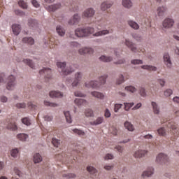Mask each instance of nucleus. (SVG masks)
<instances>
[{
    "mask_svg": "<svg viewBox=\"0 0 179 179\" xmlns=\"http://www.w3.org/2000/svg\"><path fill=\"white\" fill-rule=\"evenodd\" d=\"M57 66L58 68L59 73H62V75H64V76L71 75L72 72H75V69H73V67H72V66L71 65L66 66V62H58L57 63Z\"/></svg>",
    "mask_w": 179,
    "mask_h": 179,
    "instance_id": "obj_1",
    "label": "nucleus"
},
{
    "mask_svg": "<svg viewBox=\"0 0 179 179\" xmlns=\"http://www.w3.org/2000/svg\"><path fill=\"white\" fill-rule=\"evenodd\" d=\"M94 33V28L87 27V28H78L75 31V34L77 37H87L90 34Z\"/></svg>",
    "mask_w": 179,
    "mask_h": 179,
    "instance_id": "obj_2",
    "label": "nucleus"
},
{
    "mask_svg": "<svg viewBox=\"0 0 179 179\" xmlns=\"http://www.w3.org/2000/svg\"><path fill=\"white\" fill-rule=\"evenodd\" d=\"M17 85L16 78L13 75H10L8 77L6 89L8 90H13Z\"/></svg>",
    "mask_w": 179,
    "mask_h": 179,
    "instance_id": "obj_3",
    "label": "nucleus"
},
{
    "mask_svg": "<svg viewBox=\"0 0 179 179\" xmlns=\"http://www.w3.org/2000/svg\"><path fill=\"white\" fill-rule=\"evenodd\" d=\"M39 73L40 75H45V82H50V80H51V78H52V76H51V69L50 68H43L39 71Z\"/></svg>",
    "mask_w": 179,
    "mask_h": 179,
    "instance_id": "obj_4",
    "label": "nucleus"
},
{
    "mask_svg": "<svg viewBox=\"0 0 179 179\" xmlns=\"http://www.w3.org/2000/svg\"><path fill=\"white\" fill-rule=\"evenodd\" d=\"M172 26H174V20L171 18H169V17L165 18L162 22L163 30H165L167 29H171Z\"/></svg>",
    "mask_w": 179,
    "mask_h": 179,
    "instance_id": "obj_5",
    "label": "nucleus"
},
{
    "mask_svg": "<svg viewBox=\"0 0 179 179\" xmlns=\"http://www.w3.org/2000/svg\"><path fill=\"white\" fill-rule=\"evenodd\" d=\"M148 153L149 151L146 150H138L134 153L133 156L136 159H141L142 157H145V156H148Z\"/></svg>",
    "mask_w": 179,
    "mask_h": 179,
    "instance_id": "obj_6",
    "label": "nucleus"
},
{
    "mask_svg": "<svg viewBox=\"0 0 179 179\" xmlns=\"http://www.w3.org/2000/svg\"><path fill=\"white\" fill-rule=\"evenodd\" d=\"M124 44L127 47L131 50L132 52H136L138 51V48H136V44L134 42L129 41V39H126Z\"/></svg>",
    "mask_w": 179,
    "mask_h": 179,
    "instance_id": "obj_7",
    "label": "nucleus"
},
{
    "mask_svg": "<svg viewBox=\"0 0 179 179\" xmlns=\"http://www.w3.org/2000/svg\"><path fill=\"white\" fill-rule=\"evenodd\" d=\"M157 163H166L169 162V157L166 154L159 153L156 157Z\"/></svg>",
    "mask_w": 179,
    "mask_h": 179,
    "instance_id": "obj_8",
    "label": "nucleus"
},
{
    "mask_svg": "<svg viewBox=\"0 0 179 179\" xmlns=\"http://www.w3.org/2000/svg\"><path fill=\"white\" fill-rule=\"evenodd\" d=\"M164 62L167 68L169 69H171L173 65V62H171V58L170 57V55L169 53L164 54Z\"/></svg>",
    "mask_w": 179,
    "mask_h": 179,
    "instance_id": "obj_9",
    "label": "nucleus"
},
{
    "mask_svg": "<svg viewBox=\"0 0 179 179\" xmlns=\"http://www.w3.org/2000/svg\"><path fill=\"white\" fill-rule=\"evenodd\" d=\"M13 33L15 36H19L22 31V26L19 24H13L12 25Z\"/></svg>",
    "mask_w": 179,
    "mask_h": 179,
    "instance_id": "obj_10",
    "label": "nucleus"
},
{
    "mask_svg": "<svg viewBox=\"0 0 179 179\" xmlns=\"http://www.w3.org/2000/svg\"><path fill=\"white\" fill-rule=\"evenodd\" d=\"M85 86L88 88L92 87V89H99V87H100V84H99V82L97 81H90L89 83H85Z\"/></svg>",
    "mask_w": 179,
    "mask_h": 179,
    "instance_id": "obj_11",
    "label": "nucleus"
},
{
    "mask_svg": "<svg viewBox=\"0 0 179 179\" xmlns=\"http://www.w3.org/2000/svg\"><path fill=\"white\" fill-rule=\"evenodd\" d=\"M94 13H96L94 9L90 8L84 11L83 16H85V17H93V16H94Z\"/></svg>",
    "mask_w": 179,
    "mask_h": 179,
    "instance_id": "obj_12",
    "label": "nucleus"
},
{
    "mask_svg": "<svg viewBox=\"0 0 179 179\" xmlns=\"http://www.w3.org/2000/svg\"><path fill=\"white\" fill-rule=\"evenodd\" d=\"M49 95L50 97H52V99H54V98L61 99L64 97V94L59 91H51L49 93Z\"/></svg>",
    "mask_w": 179,
    "mask_h": 179,
    "instance_id": "obj_13",
    "label": "nucleus"
},
{
    "mask_svg": "<svg viewBox=\"0 0 179 179\" xmlns=\"http://www.w3.org/2000/svg\"><path fill=\"white\" fill-rule=\"evenodd\" d=\"M80 55H85V54H93V49L92 48H83L78 50Z\"/></svg>",
    "mask_w": 179,
    "mask_h": 179,
    "instance_id": "obj_14",
    "label": "nucleus"
},
{
    "mask_svg": "<svg viewBox=\"0 0 179 179\" xmlns=\"http://www.w3.org/2000/svg\"><path fill=\"white\" fill-rule=\"evenodd\" d=\"M80 22V15L75 14L73 16V19L69 20V24H78Z\"/></svg>",
    "mask_w": 179,
    "mask_h": 179,
    "instance_id": "obj_15",
    "label": "nucleus"
},
{
    "mask_svg": "<svg viewBox=\"0 0 179 179\" xmlns=\"http://www.w3.org/2000/svg\"><path fill=\"white\" fill-rule=\"evenodd\" d=\"M111 6H113V2L104 1L101 4V10L106 11L107 9H110Z\"/></svg>",
    "mask_w": 179,
    "mask_h": 179,
    "instance_id": "obj_16",
    "label": "nucleus"
},
{
    "mask_svg": "<svg viewBox=\"0 0 179 179\" xmlns=\"http://www.w3.org/2000/svg\"><path fill=\"white\" fill-rule=\"evenodd\" d=\"M166 10H167V8H166L165 6H159L157 9V13L159 17H163Z\"/></svg>",
    "mask_w": 179,
    "mask_h": 179,
    "instance_id": "obj_17",
    "label": "nucleus"
},
{
    "mask_svg": "<svg viewBox=\"0 0 179 179\" xmlns=\"http://www.w3.org/2000/svg\"><path fill=\"white\" fill-rule=\"evenodd\" d=\"M122 5L126 9H131L134 6V3L131 0H122Z\"/></svg>",
    "mask_w": 179,
    "mask_h": 179,
    "instance_id": "obj_18",
    "label": "nucleus"
},
{
    "mask_svg": "<svg viewBox=\"0 0 179 179\" xmlns=\"http://www.w3.org/2000/svg\"><path fill=\"white\" fill-rule=\"evenodd\" d=\"M151 105L152 107V111L154 114H157V115H159V114H160V107H159V105H157V103L155 101H152Z\"/></svg>",
    "mask_w": 179,
    "mask_h": 179,
    "instance_id": "obj_19",
    "label": "nucleus"
},
{
    "mask_svg": "<svg viewBox=\"0 0 179 179\" xmlns=\"http://www.w3.org/2000/svg\"><path fill=\"white\" fill-rule=\"evenodd\" d=\"M27 24L31 29H36L38 26V22H37V20L31 18L28 20Z\"/></svg>",
    "mask_w": 179,
    "mask_h": 179,
    "instance_id": "obj_20",
    "label": "nucleus"
},
{
    "mask_svg": "<svg viewBox=\"0 0 179 179\" xmlns=\"http://www.w3.org/2000/svg\"><path fill=\"white\" fill-rule=\"evenodd\" d=\"M154 171L155 169L152 167H149L146 171L143 172L142 177H150V176H152Z\"/></svg>",
    "mask_w": 179,
    "mask_h": 179,
    "instance_id": "obj_21",
    "label": "nucleus"
},
{
    "mask_svg": "<svg viewBox=\"0 0 179 179\" xmlns=\"http://www.w3.org/2000/svg\"><path fill=\"white\" fill-rule=\"evenodd\" d=\"M104 121V117H99L96 118V120L90 122V125H100V124H103V122Z\"/></svg>",
    "mask_w": 179,
    "mask_h": 179,
    "instance_id": "obj_22",
    "label": "nucleus"
},
{
    "mask_svg": "<svg viewBox=\"0 0 179 179\" xmlns=\"http://www.w3.org/2000/svg\"><path fill=\"white\" fill-rule=\"evenodd\" d=\"M124 127L126 128V129L127 131H130L131 132H132L135 129V127H134V124H132V123H131V122L126 121L124 122Z\"/></svg>",
    "mask_w": 179,
    "mask_h": 179,
    "instance_id": "obj_23",
    "label": "nucleus"
},
{
    "mask_svg": "<svg viewBox=\"0 0 179 179\" xmlns=\"http://www.w3.org/2000/svg\"><path fill=\"white\" fill-rule=\"evenodd\" d=\"M22 43L29 44V45H33L34 44V39L31 37H25L22 39Z\"/></svg>",
    "mask_w": 179,
    "mask_h": 179,
    "instance_id": "obj_24",
    "label": "nucleus"
},
{
    "mask_svg": "<svg viewBox=\"0 0 179 179\" xmlns=\"http://www.w3.org/2000/svg\"><path fill=\"white\" fill-rule=\"evenodd\" d=\"M141 69H145L146 71H152L153 72H156V71H157V67L152 65H143L141 66Z\"/></svg>",
    "mask_w": 179,
    "mask_h": 179,
    "instance_id": "obj_25",
    "label": "nucleus"
},
{
    "mask_svg": "<svg viewBox=\"0 0 179 179\" xmlns=\"http://www.w3.org/2000/svg\"><path fill=\"white\" fill-rule=\"evenodd\" d=\"M56 31L61 37H64V36H65V29H64L62 27L57 25L56 27Z\"/></svg>",
    "mask_w": 179,
    "mask_h": 179,
    "instance_id": "obj_26",
    "label": "nucleus"
},
{
    "mask_svg": "<svg viewBox=\"0 0 179 179\" xmlns=\"http://www.w3.org/2000/svg\"><path fill=\"white\" fill-rule=\"evenodd\" d=\"M100 61L102 62H111L113 61V57L102 55L99 57Z\"/></svg>",
    "mask_w": 179,
    "mask_h": 179,
    "instance_id": "obj_27",
    "label": "nucleus"
},
{
    "mask_svg": "<svg viewBox=\"0 0 179 179\" xmlns=\"http://www.w3.org/2000/svg\"><path fill=\"white\" fill-rule=\"evenodd\" d=\"M106 34H110V31L108 30H102L99 31L93 34L94 37H100V36H106Z\"/></svg>",
    "mask_w": 179,
    "mask_h": 179,
    "instance_id": "obj_28",
    "label": "nucleus"
},
{
    "mask_svg": "<svg viewBox=\"0 0 179 179\" xmlns=\"http://www.w3.org/2000/svg\"><path fill=\"white\" fill-rule=\"evenodd\" d=\"M128 24L130 26V27H131V29H134V30H138L139 29V24L135 22V21L129 20L128 21Z\"/></svg>",
    "mask_w": 179,
    "mask_h": 179,
    "instance_id": "obj_29",
    "label": "nucleus"
},
{
    "mask_svg": "<svg viewBox=\"0 0 179 179\" xmlns=\"http://www.w3.org/2000/svg\"><path fill=\"white\" fill-rule=\"evenodd\" d=\"M43 161V157L39 153H36L34 155V163H40Z\"/></svg>",
    "mask_w": 179,
    "mask_h": 179,
    "instance_id": "obj_30",
    "label": "nucleus"
},
{
    "mask_svg": "<svg viewBox=\"0 0 179 179\" xmlns=\"http://www.w3.org/2000/svg\"><path fill=\"white\" fill-rule=\"evenodd\" d=\"M59 8H61V3H58L57 4L49 6V10L50 12H55V10H57V9H59Z\"/></svg>",
    "mask_w": 179,
    "mask_h": 179,
    "instance_id": "obj_31",
    "label": "nucleus"
},
{
    "mask_svg": "<svg viewBox=\"0 0 179 179\" xmlns=\"http://www.w3.org/2000/svg\"><path fill=\"white\" fill-rule=\"evenodd\" d=\"M74 103L77 106H85L86 104V100L83 99H76Z\"/></svg>",
    "mask_w": 179,
    "mask_h": 179,
    "instance_id": "obj_32",
    "label": "nucleus"
},
{
    "mask_svg": "<svg viewBox=\"0 0 179 179\" xmlns=\"http://www.w3.org/2000/svg\"><path fill=\"white\" fill-rule=\"evenodd\" d=\"M64 114L66 117V122H68L69 124L72 123V117L71 116V113H69V111H64Z\"/></svg>",
    "mask_w": 179,
    "mask_h": 179,
    "instance_id": "obj_33",
    "label": "nucleus"
},
{
    "mask_svg": "<svg viewBox=\"0 0 179 179\" xmlns=\"http://www.w3.org/2000/svg\"><path fill=\"white\" fill-rule=\"evenodd\" d=\"M92 96L96 97V99H104V95L100 92H97L96 91L91 92Z\"/></svg>",
    "mask_w": 179,
    "mask_h": 179,
    "instance_id": "obj_34",
    "label": "nucleus"
},
{
    "mask_svg": "<svg viewBox=\"0 0 179 179\" xmlns=\"http://www.w3.org/2000/svg\"><path fill=\"white\" fill-rule=\"evenodd\" d=\"M22 62H24V64H27V65H29V66L32 69H34V64L33 63V61H31V59H24L22 60Z\"/></svg>",
    "mask_w": 179,
    "mask_h": 179,
    "instance_id": "obj_35",
    "label": "nucleus"
},
{
    "mask_svg": "<svg viewBox=\"0 0 179 179\" xmlns=\"http://www.w3.org/2000/svg\"><path fill=\"white\" fill-rule=\"evenodd\" d=\"M107 78H108V75L104 74L99 77V83L100 85H106V82H107Z\"/></svg>",
    "mask_w": 179,
    "mask_h": 179,
    "instance_id": "obj_36",
    "label": "nucleus"
},
{
    "mask_svg": "<svg viewBox=\"0 0 179 179\" xmlns=\"http://www.w3.org/2000/svg\"><path fill=\"white\" fill-rule=\"evenodd\" d=\"M125 82V78H124V75L120 74L119 78L116 80V85H122Z\"/></svg>",
    "mask_w": 179,
    "mask_h": 179,
    "instance_id": "obj_37",
    "label": "nucleus"
},
{
    "mask_svg": "<svg viewBox=\"0 0 179 179\" xmlns=\"http://www.w3.org/2000/svg\"><path fill=\"white\" fill-rule=\"evenodd\" d=\"M6 83V76L5 73H0V85H5Z\"/></svg>",
    "mask_w": 179,
    "mask_h": 179,
    "instance_id": "obj_38",
    "label": "nucleus"
},
{
    "mask_svg": "<svg viewBox=\"0 0 179 179\" xmlns=\"http://www.w3.org/2000/svg\"><path fill=\"white\" fill-rule=\"evenodd\" d=\"M131 36L136 41H138V43H141L143 40L142 36L139 34H131Z\"/></svg>",
    "mask_w": 179,
    "mask_h": 179,
    "instance_id": "obj_39",
    "label": "nucleus"
},
{
    "mask_svg": "<svg viewBox=\"0 0 179 179\" xmlns=\"http://www.w3.org/2000/svg\"><path fill=\"white\" fill-rule=\"evenodd\" d=\"M7 128L10 131H16L17 129V126L15 123H10L8 124Z\"/></svg>",
    "mask_w": 179,
    "mask_h": 179,
    "instance_id": "obj_40",
    "label": "nucleus"
},
{
    "mask_svg": "<svg viewBox=\"0 0 179 179\" xmlns=\"http://www.w3.org/2000/svg\"><path fill=\"white\" fill-rule=\"evenodd\" d=\"M87 171L90 173V174H96V173H97V169L93 166H87Z\"/></svg>",
    "mask_w": 179,
    "mask_h": 179,
    "instance_id": "obj_41",
    "label": "nucleus"
},
{
    "mask_svg": "<svg viewBox=\"0 0 179 179\" xmlns=\"http://www.w3.org/2000/svg\"><path fill=\"white\" fill-rule=\"evenodd\" d=\"M83 76V73H82V72H77L75 74V80H78V82H80V80H82Z\"/></svg>",
    "mask_w": 179,
    "mask_h": 179,
    "instance_id": "obj_42",
    "label": "nucleus"
},
{
    "mask_svg": "<svg viewBox=\"0 0 179 179\" xmlns=\"http://www.w3.org/2000/svg\"><path fill=\"white\" fill-rule=\"evenodd\" d=\"M124 104L125 111H129L131 108H132L135 103H134V102H132V103H124Z\"/></svg>",
    "mask_w": 179,
    "mask_h": 179,
    "instance_id": "obj_43",
    "label": "nucleus"
},
{
    "mask_svg": "<svg viewBox=\"0 0 179 179\" xmlns=\"http://www.w3.org/2000/svg\"><path fill=\"white\" fill-rule=\"evenodd\" d=\"M131 64H132V65H142L143 61L141 59H132L131 60Z\"/></svg>",
    "mask_w": 179,
    "mask_h": 179,
    "instance_id": "obj_44",
    "label": "nucleus"
},
{
    "mask_svg": "<svg viewBox=\"0 0 179 179\" xmlns=\"http://www.w3.org/2000/svg\"><path fill=\"white\" fill-rule=\"evenodd\" d=\"M60 142H61L60 140H58L55 138H52V143L53 146H55V148H58V146H59Z\"/></svg>",
    "mask_w": 179,
    "mask_h": 179,
    "instance_id": "obj_45",
    "label": "nucleus"
},
{
    "mask_svg": "<svg viewBox=\"0 0 179 179\" xmlns=\"http://www.w3.org/2000/svg\"><path fill=\"white\" fill-rule=\"evenodd\" d=\"M18 5L22 9H27V3H26V2H24V1L23 0H20V1H18Z\"/></svg>",
    "mask_w": 179,
    "mask_h": 179,
    "instance_id": "obj_46",
    "label": "nucleus"
},
{
    "mask_svg": "<svg viewBox=\"0 0 179 179\" xmlns=\"http://www.w3.org/2000/svg\"><path fill=\"white\" fill-rule=\"evenodd\" d=\"M10 155L12 157H17V156L19 155V150H17V148L13 149L10 152Z\"/></svg>",
    "mask_w": 179,
    "mask_h": 179,
    "instance_id": "obj_47",
    "label": "nucleus"
},
{
    "mask_svg": "<svg viewBox=\"0 0 179 179\" xmlns=\"http://www.w3.org/2000/svg\"><path fill=\"white\" fill-rule=\"evenodd\" d=\"M125 90H127V92H131V93H135L136 92V88L134 86H127L125 87Z\"/></svg>",
    "mask_w": 179,
    "mask_h": 179,
    "instance_id": "obj_48",
    "label": "nucleus"
},
{
    "mask_svg": "<svg viewBox=\"0 0 179 179\" xmlns=\"http://www.w3.org/2000/svg\"><path fill=\"white\" fill-rule=\"evenodd\" d=\"M17 138L20 141H22V142H24V141H27V138H29V136H27V135H17Z\"/></svg>",
    "mask_w": 179,
    "mask_h": 179,
    "instance_id": "obj_49",
    "label": "nucleus"
},
{
    "mask_svg": "<svg viewBox=\"0 0 179 179\" xmlns=\"http://www.w3.org/2000/svg\"><path fill=\"white\" fill-rule=\"evenodd\" d=\"M66 155L65 154H59L57 155H56V159L57 160H59L60 162H64V160H65V157Z\"/></svg>",
    "mask_w": 179,
    "mask_h": 179,
    "instance_id": "obj_50",
    "label": "nucleus"
},
{
    "mask_svg": "<svg viewBox=\"0 0 179 179\" xmlns=\"http://www.w3.org/2000/svg\"><path fill=\"white\" fill-rule=\"evenodd\" d=\"M139 94L142 97H145L146 96V90L143 87H139Z\"/></svg>",
    "mask_w": 179,
    "mask_h": 179,
    "instance_id": "obj_51",
    "label": "nucleus"
},
{
    "mask_svg": "<svg viewBox=\"0 0 179 179\" xmlns=\"http://www.w3.org/2000/svg\"><path fill=\"white\" fill-rule=\"evenodd\" d=\"M164 94L165 97H170L173 94V90L171 89H167L164 91Z\"/></svg>",
    "mask_w": 179,
    "mask_h": 179,
    "instance_id": "obj_52",
    "label": "nucleus"
},
{
    "mask_svg": "<svg viewBox=\"0 0 179 179\" xmlns=\"http://www.w3.org/2000/svg\"><path fill=\"white\" fill-rule=\"evenodd\" d=\"M22 124H24V125H27V127H29V125H31V122H30V119L27 118V117H24L22 120Z\"/></svg>",
    "mask_w": 179,
    "mask_h": 179,
    "instance_id": "obj_53",
    "label": "nucleus"
},
{
    "mask_svg": "<svg viewBox=\"0 0 179 179\" xmlns=\"http://www.w3.org/2000/svg\"><path fill=\"white\" fill-rule=\"evenodd\" d=\"M45 106H49V107H58V104L55 103H51L50 101H44Z\"/></svg>",
    "mask_w": 179,
    "mask_h": 179,
    "instance_id": "obj_54",
    "label": "nucleus"
},
{
    "mask_svg": "<svg viewBox=\"0 0 179 179\" xmlns=\"http://www.w3.org/2000/svg\"><path fill=\"white\" fill-rule=\"evenodd\" d=\"M63 177L65 178H75L76 177V175L74 173H64L63 174Z\"/></svg>",
    "mask_w": 179,
    "mask_h": 179,
    "instance_id": "obj_55",
    "label": "nucleus"
},
{
    "mask_svg": "<svg viewBox=\"0 0 179 179\" xmlns=\"http://www.w3.org/2000/svg\"><path fill=\"white\" fill-rule=\"evenodd\" d=\"M86 117H93V110L92 109H87L85 110Z\"/></svg>",
    "mask_w": 179,
    "mask_h": 179,
    "instance_id": "obj_56",
    "label": "nucleus"
},
{
    "mask_svg": "<svg viewBox=\"0 0 179 179\" xmlns=\"http://www.w3.org/2000/svg\"><path fill=\"white\" fill-rule=\"evenodd\" d=\"M15 13L17 16H24L26 15V13L21 10H15Z\"/></svg>",
    "mask_w": 179,
    "mask_h": 179,
    "instance_id": "obj_57",
    "label": "nucleus"
},
{
    "mask_svg": "<svg viewBox=\"0 0 179 179\" xmlns=\"http://www.w3.org/2000/svg\"><path fill=\"white\" fill-rule=\"evenodd\" d=\"M158 135H164L166 134V129L161 127L157 130Z\"/></svg>",
    "mask_w": 179,
    "mask_h": 179,
    "instance_id": "obj_58",
    "label": "nucleus"
},
{
    "mask_svg": "<svg viewBox=\"0 0 179 179\" xmlns=\"http://www.w3.org/2000/svg\"><path fill=\"white\" fill-rule=\"evenodd\" d=\"M126 61L125 59H120L117 62H115V65H122L123 64H125Z\"/></svg>",
    "mask_w": 179,
    "mask_h": 179,
    "instance_id": "obj_59",
    "label": "nucleus"
},
{
    "mask_svg": "<svg viewBox=\"0 0 179 179\" xmlns=\"http://www.w3.org/2000/svg\"><path fill=\"white\" fill-rule=\"evenodd\" d=\"M158 83H159L162 87H164V85H166V80L163 78H159L157 80Z\"/></svg>",
    "mask_w": 179,
    "mask_h": 179,
    "instance_id": "obj_60",
    "label": "nucleus"
},
{
    "mask_svg": "<svg viewBox=\"0 0 179 179\" xmlns=\"http://www.w3.org/2000/svg\"><path fill=\"white\" fill-rule=\"evenodd\" d=\"M121 107H122V104L121 103L115 104V108H114L115 113H118V110H120V108H121Z\"/></svg>",
    "mask_w": 179,
    "mask_h": 179,
    "instance_id": "obj_61",
    "label": "nucleus"
},
{
    "mask_svg": "<svg viewBox=\"0 0 179 179\" xmlns=\"http://www.w3.org/2000/svg\"><path fill=\"white\" fill-rule=\"evenodd\" d=\"M17 108H26V103H18L15 105Z\"/></svg>",
    "mask_w": 179,
    "mask_h": 179,
    "instance_id": "obj_62",
    "label": "nucleus"
},
{
    "mask_svg": "<svg viewBox=\"0 0 179 179\" xmlns=\"http://www.w3.org/2000/svg\"><path fill=\"white\" fill-rule=\"evenodd\" d=\"M43 118H44L45 121H47L48 122H50V121H52L53 117L51 115H45L43 117Z\"/></svg>",
    "mask_w": 179,
    "mask_h": 179,
    "instance_id": "obj_63",
    "label": "nucleus"
},
{
    "mask_svg": "<svg viewBox=\"0 0 179 179\" xmlns=\"http://www.w3.org/2000/svg\"><path fill=\"white\" fill-rule=\"evenodd\" d=\"M28 107L29 108H30V110H36V108H37V106L33 104V103L31 102L28 103Z\"/></svg>",
    "mask_w": 179,
    "mask_h": 179,
    "instance_id": "obj_64",
    "label": "nucleus"
}]
</instances>
